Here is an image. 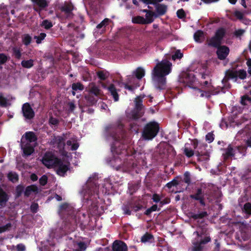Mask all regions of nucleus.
I'll list each match as a JSON object with an SVG mask.
<instances>
[{
	"instance_id": "4c0bfd02",
	"label": "nucleus",
	"mask_w": 251,
	"mask_h": 251,
	"mask_svg": "<svg viewBox=\"0 0 251 251\" xmlns=\"http://www.w3.org/2000/svg\"><path fill=\"white\" fill-rule=\"evenodd\" d=\"M132 21L133 23L138 24H145V19L140 16H137L134 17L132 18Z\"/></svg>"
},
{
	"instance_id": "412c9836",
	"label": "nucleus",
	"mask_w": 251,
	"mask_h": 251,
	"mask_svg": "<svg viewBox=\"0 0 251 251\" xmlns=\"http://www.w3.org/2000/svg\"><path fill=\"white\" fill-rule=\"evenodd\" d=\"M84 98L86 100V105L89 106L96 104L97 102V97L91 94L86 95Z\"/></svg>"
},
{
	"instance_id": "6e6552de",
	"label": "nucleus",
	"mask_w": 251,
	"mask_h": 251,
	"mask_svg": "<svg viewBox=\"0 0 251 251\" xmlns=\"http://www.w3.org/2000/svg\"><path fill=\"white\" fill-rule=\"evenodd\" d=\"M60 159L56 157L51 152H46L42 158V163L48 168H54Z\"/></svg>"
},
{
	"instance_id": "de8ad7c7",
	"label": "nucleus",
	"mask_w": 251,
	"mask_h": 251,
	"mask_svg": "<svg viewBox=\"0 0 251 251\" xmlns=\"http://www.w3.org/2000/svg\"><path fill=\"white\" fill-rule=\"evenodd\" d=\"M235 150L236 151V154L239 153L240 154L245 155L247 150V147L243 146H236L235 147Z\"/></svg>"
},
{
	"instance_id": "ea45409f",
	"label": "nucleus",
	"mask_w": 251,
	"mask_h": 251,
	"mask_svg": "<svg viewBox=\"0 0 251 251\" xmlns=\"http://www.w3.org/2000/svg\"><path fill=\"white\" fill-rule=\"evenodd\" d=\"M72 90L74 91H82L84 90V85L80 82L74 83L72 85Z\"/></svg>"
},
{
	"instance_id": "5fc2aeb1",
	"label": "nucleus",
	"mask_w": 251,
	"mask_h": 251,
	"mask_svg": "<svg viewBox=\"0 0 251 251\" xmlns=\"http://www.w3.org/2000/svg\"><path fill=\"white\" fill-rule=\"evenodd\" d=\"M183 153L188 158L191 157L194 154V151L188 148H185L184 149Z\"/></svg>"
},
{
	"instance_id": "7ed1b4c3",
	"label": "nucleus",
	"mask_w": 251,
	"mask_h": 251,
	"mask_svg": "<svg viewBox=\"0 0 251 251\" xmlns=\"http://www.w3.org/2000/svg\"><path fill=\"white\" fill-rule=\"evenodd\" d=\"M99 184L98 179L96 176L90 177L87 181L86 186L83 188L82 193L84 198L87 201H93L98 196Z\"/></svg>"
},
{
	"instance_id": "4d7b16f0",
	"label": "nucleus",
	"mask_w": 251,
	"mask_h": 251,
	"mask_svg": "<svg viewBox=\"0 0 251 251\" xmlns=\"http://www.w3.org/2000/svg\"><path fill=\"white\" fill-rule=\"evenodd\" d=\"M183 181L187 183L188 185H190L191 183V177L190 173L188 172H186L184 174V177H183Z\"/></svg>"
},
{
	"instance_id": "f257e3e1",
	"label": "nucleus",
	"mask_w": 251,
	"mask_h": 251,
	"mask_svg": "<svg viewBox=\"0 0 251 251\" xmlns=\"http://www.w3.org/2000/svg\"><path fill=\"white\" fill-rule=\"evenodd\" d=\"M123 125L120 122L110 124L105 126L104 132L106 136L111 137L113 140L111 145V151L112 153L117 156H114L115 164L117 170L129 168L130 164L126 163V158L122 157L129 155L127 151L128 140L126 137L123 130Z\"/></svg>"
},
{
	"instance_id": "2f4dec72",
	"label": "nucleus",
	"mask_w": 251,
	"mask_h": 251,
	"mask_svg": "<svg viewBox=\"0 0 251 251\" xmlns=\"http://www.w3.org/2000/svg\"><path fill=\"white\" fill-rule=\"evenodd\" d=\"M8 200L9 197L6 193L0 195V208L5 207Z\"/></svg>"
},
{
	"instance_id": "473e14b6",
	"label": "nucleus",
	"mask_w": 251,
	"mask_h": 251,
	"mask_svg": "<svg viewBox=\"0 0 251 251\" xmlns=\"http://www.w3.org/2000/svg\"><path fill=\"white\" fill-rule=\"evenodd\" d=\"M12 55L16 59H20L22 56V50L18 47H14L12 49Z\"/></svg>"
},
{
	"instance_id": "4be33fe9",
	"label": "nucleus",
	"mask_w": 251,
	"mask_h": 251,
	"mask_svg": "<svg viewBox=\"0 0 251 251\" xmlns=\"http://www.w3.org/2000/svg\"><path fill=\"white\" fill-rule=\"evenodd\" d=\"M25 139L28 141L27 143L36 142L37 141V136L33 131L26 132L24 134Z\"/></svg>"
},
{
	"instance_id": "20e7f679",
	"label": "nucleus",
	"mask_w": 251,
	"mask_h": 251,
	"mask_svg": "<svg viewBox=\"0 0 251 251\" xmlns=\"http://www.w3.org/2000/svg\"><path fill=\"white\" fill-rule=\"evenodd\" d=\"M159 130L158 123L155 121L147 123L144 127L142 137L144 140H151L154 138Z\"/></svg>"
},
{
	"instance_id": "8fccbe9b",
	"label": "nucleus",
	"mask_w": 251,
	"mask_h": 251,
	"mask_svg": "<svg viewBox=\"0 0 251 251\" xmlns=\"http://www.w3.org/2000/svg\"><path fill=\"white\" fill-rule=\"evenodd\" d=\"M203 246L199 242L193 243V247L192 248V251H202Z\"/></svg>"
},
{
	"instance_id": "774afa93",
	"label": "nucleus",
	"mask_w": 251,
	"mask_h": 251,
	"mask_svg": "<svg viewBox=\"0 0 251 251\" xmlns=\"http://www.w3.org/2000/svg\"><path fill=\"white\" fill-rule=\"evenodd\" d=\"M176 15L179 19L184 18L186 16L185 13L183 9H178L176 12Z\"/></svg>"
},
{
	"instance_id": "e2e57ef3",
	"label": "nucleus",
	"mask_w": 251,
	"mask_h": 251,
	"mask_svg": "<svg viewBox=\"0 0 251 251\" xmlns=\"http://www.w3.org/2000/svg\"><path fill=\"white\" fill-rule=\"evenodd\" d=\"M8 60L7 56L3 53H0V65L5 64Z\"/></svg>"
},
{
	"instance_id": "69168bd1",
	"label": "nucleus",
	"mask_w": 251,
	"mask_h": 251,
	"mask_svg": "<svg viewBox=\"0 0 251 251\" xmlns=\"http://www.w3.org/2000/svg\"><path fill=\"white\" fill-rule=\"evenodd\" d=\"M233 15L235 17H236L237 19L239 20L240 21L243 19L244 17L243 13L238 10L235 11L233 13Z\"/></svg>"
},
{
	"instance_id": "13d9d810",
	"label": "nucleus",
	"mask_w": 251,
	"mask_h": 251,
	"mask_svg": "<svg viewBox=\"0 0 251 251\" xmlns=\"http://www.w3.org/2000/svg\"><path fill=\"white\" fill-rule=\"evenodd\" d=\"M8 105V100L7 99L0 95V106L1 107H6Z\"/></svg>"
},
{
	"instance_id": "9d476101",
	"label": "nucleus",
	"mask_w": 251,
	"mask_h": 251,
	"mask_svg": "<svg viewBox=\"0 0 251 251\" xmlns=\"http://www.w3.org/2000/svg\"><path fill=\"white\" fill-rule=\"evenodd\" d=\"M70 164L69 162L64 164L63 161L60 159L57 162V164L54 168H56V171L57 175L64 176L66 172L70 169Z\"/></svg>"
},
{
	"instance_id": "2eb2a0df",
	"label": "nucleus",
	"mask_w": 251,
	"mask_h": 251,
	"mask_svg": "<svg viewBox=\"0 0 251 251\" xmlns=\"http://www.w3.org/2000/svg\"><path fill=\"white\" fill-rule=\"evenodd\" d=\"M22 150L23 151V156L27 157L30 155L34 151V147L32 146L29 143L22 144L21 145Z\"/></svg>"
},
{
	"instance_id": "393cba45",
	"label": "nucleus",
	"mask_w": 251,
	"mask_h": 251,
	"mask_svg": "<svg viewBox=\"0 0 251 251\" xmlns=\"http://www.w3.org/2000/svg\"><path fill=\"white\" fill-rule=\"evenodd\" d=\"M145 75V70L141 67L137 68L132 73V75L138 79H142L144 76Z\"/></svg>"
},
{
	"instance_id": "a18cd8bd",
	"label": "nucleus",
	"mask_w": 251,
	"mask_h": 251,
	"mask_svg": "<svg viewBox=\"0 0 251 251\" xmlns=\"http://www.w3.org/2000/svg\"><path fill=\"white\" fill-rule=\"evenodd\" d=\"M111 21L110 19L105 18L97 25V28L98 29H100L103 27L105 28Z\"/></svg>"
},
{
	"instance_id": "09e8293b",
	"label": "nucleus",
	"mask_w": 251,
	"mask_h": 251,
	"mask_svg": "<svg viewBox=\"0 0 251 251\" xmlns=\"http://www.w3.org/2000/svg\"><path fill=\"white\" fill-rule=\"evenodd\" d=\"M208 214L206 211H202L200 213L195 214L192 216V218L195 220L198 219H202L204 217L207 216Z\"/></svg>"
},
{
	"instance_id": "cd10ccee",
	"label": "nucleus",
	"mask_w": 251,
	"mask_h": 251,
	"mask_svg": "<svg viewBox=\"0 0 251 251\" xmlns=\"http://www.w3.org/2000/svg\"><path fill=\"white\" fill-rule=\"evenodd\" d=\"M167 10V7L166 5L163 4H158L156 6V10L157 14L160 16L164 15Z\"/></svg>"
},
{
	"instance_id": "7c9ffc66",
	"label": "nucleus",
	"mask_w": 251,
	"mask_h": 251,
	"mask_svg": "<svg viewBox=\"0 0 251 251\" xmlns=\"http://www.w3.org/2000/svg\"><path fill=\"white\" fill-rule=\"evenodd\" d=\"M97 75L101 80H105L109 76V73L106 71H100L97 72Z\"/></svg>"
},
{
	"instance_id": "c9c22d12",
	"label": "nucleus",
	"mask_w": 251,
	"mask_h": 251,
	"mask_svg": "<svg viewBox=\"0 0 251 251\" xmlns=\"http://www.w3.org/2000/svg\"><path fill=\"white\" fill-rule=\"evenodd\" d=\"M160 208L158 207L157 204H153L151 207L148 208L144 212V214L147 216H150L151 212L156 211H160Z\"/></svg>"
},
{
	"instance_id": "423d86ee",
	"label": "nucleus",
	"mask_w": 251,
	"mask_h": 251,
	"mask_svg": "<svg viewBox=\"0 0 251 251\" xmlns=\"http://www.w3.org/2000/svg\"><path fill=\"white\" fill-rule=\"evenodd\" d=\"M225 34L226 30L224 28H218L216 31L214 35L207 40L208 46L215 48L221 46Z\"/></svg>"
},
{
	"instance_id": "bb28decb",
	"label": "nucleus",
	"mask_w": 251,
	"mask_h": 251,
	"mask_svg": "<svg viewBox=\"0 0 251 251\" xmlns=\"http://www.w3.org/2000/svg\"><path fill=\"white\" fill-rule=\"evenodd\" d=\"M196 89L197 90L198 92L200 93V96L201 97H205L208 98L210 97L211 95L217 94L219 92V91H215V92L214 91H209V90L202 91L200 89H198L197 87Z\"/></svg>"
},
{
	"instance_id": "49530a36",
	"label": "nucleus",
	"mask_w": 251,
	"mask_h": 251,
	"mask_svg": "<svg viewBox=\"0 0 251 251\" xmlns=\"http://www.w3.org/2000/svg\"><path fill=\"white\" fill-rule=\"evenodd\" d=\"M237 72V77H239L240 79L243 80L245 79L247 77V72L243 69H240L238 71H236Z\"/></svg>"
},
{
	"instance_id": "72a5a7b5",
	"label": "nucleus",
	"mask_w": 251,
	"mask_h": 251,
	"mask_svg": "<svg viewBox=\"0 0 251 251\" xmlns=\"http://www.w3.org/2000/svg\"><path fill=\"white\" fill-rule=\"evenodd\" d=\"M60 9L61 11L65 12L67 15H69L73 10V6L71 4H65L61 7Z\"/></svg>"
},
{
	"instance_id": "6ab92c4d",
	"label": "nucleus",
	"mask_w": 251,
	"mask_h": 251,
	"mask_svg": "<svg viewBox=\"0 0 251 251\" xmlns=\"http://www.w3.org/2000/svg\"><path fill=\"white\" fill-rule=\"evenodd\" d=\"M107 89L110 95L112 96L115 101H118L119 100V96L118 93L119 89H117L113 84H111L108 87Z\"/></svg>"
},
{
	"instance_id": "680f3d73",
	"label": "nucleus",
	"mask_w": 251,
	"mask_h": 251,
	"mask_svg": "<svg viewBox=\"0 0 251 251\" xmlns=\"http://www.w3.org/2000/svg\"><path fill=\"white\" fill-rule=\"evenodd\" d=\"M183 57V54L179 50H176L174 54L172 55V59L175 60L176 59H181Z\"/></svg>"
},
{
	"instance_id": "58836bf2",
	"label": "nucleus",
	"mask_w": 251,
	"mask_h": 251,
	"mask_svg": "<svg viewBox=\"0 0 251 251\" xmlns=\"http://www.w3.org/2000/svg\"><path fill=\"white\" fill-rule=\"evenodd\" d=\"M31 40L32 38L28 34H25L23 36V43L26 46L29 45L31 43Z\"/></svg>"
},
{
	"instance_id": "a211bd4d",
	"label": "nucleus",
	"mask_w": 251,
	"mask_h": 251,
	"mask_svg": "<svg viewBox=\"0 0 251 251\" xmlns=\"http://www.w3.org/2000/svg\"><path fill=\"white\" fill-rule=\"evenodd\" d=\"M251 134V125L247 124L245 127L239 130L237 133V137L241 138L246 136H250Z\"/></svg>"
},
{
	"instance_id": "a878e982",
	"label": "nucleus",
	"mask_w": 251,
	"mask_h": 251,
	"mask_svg": "<svg viewBox=\"0 0 251 251\" xmlns=\"http://www.w3.org/2000/svg\"><path fill=\"white\" fill-rule=\"evenodd\" d=\"M51 144L54 145L56 144L59 148H64L65 143L64 142V139L61 136L54 137L50 142Z\"/></svg>"
},
{
	"instance_id": "1a4fd4ad",
	"label": "nucleus",
	"mask_w": 251,
	"mask_h": 251,
	"mask_svg": "<svg viewBox=\"0 0 251 251\" xmlns=\"http://www.w3.org/2000/svg\"><path fill=\"white\" fill-rule=\"evenodd\" d=\"M33 3V9L38 14L40 18L43 19L44 16L42 14V11L46 10L49 5L47 0H30Z\"/></svg>"
},
{
	"instance_id": "6e6d98bb",
	"label": "nucleus",
	"mask_w": 251,
	"mask_h": 251,
	"mask_svg": "<svg viewBox=\"0 0 251 251\" xmlns=\"http://www.w3.org/2000/svg\"><path fill=\"white\" fill-rule=\"evenodd\" d=\"M12 227V224L10 223L6 224L5 225L0 226V233L10 230Z\"/></svg>"
},
{
	"instance_id": "b1692460",
	"label": "nucleus",
	"mask_w": 251,
	"mask_h": 251,
	"mask_svg": "<svg viewBox=\"0 0 251 251\" xmlns=\"http://www.w3.org/2000/svg\"><path fill=\"white\" fill-rule=\"evenodd\" d=\"M236 74V71L228 69L225 72V76L224 77L226 78V79L229 80L232 79H234V81H236L237 80Z\"/></svg>"
},
{
	"instance_id": "e433bc0d",
	"label": "nucleus",
	"mask_w": 251,
	"mask_h": 251,
	"mask_svg": "<svg viewBox=\"0 0 251 251\" xmlns=\"http://www.w3.org/2000/svg\"><path fill=\"white\" fill-rule=\"evenodd\" d=\"M8 179L13 183L17 182L19 179V176L17 173L10 172L7 175Z\"/></svg>"
},
{
	"instance_id": "3c124183",
	"label": "nucleus",
	"mask_w": 251,
	"mask_h": 251,
	"mask_svg": "<svg viewBox=\"0 0 251 251\" xmlns=\"http://www.w3.org/2000/svg\"><path fill=\"white\" fill-rule=\"evenodd\" d=\"M46 37V34L45 33H41L38 36H34V38L36 39L37 44H39L41 43Z\"/></svg>"
},
{
	"instance_id": "052dcab7",
	"label": "nucleus",
	"mask_w": 251,
	"mask_h": 251,
	"mask_svg": "<svg viewBox=\"0 0 251 251\" xmlns=\"http://www.w3.org/2000/svg\"><path fill=\"white\" fill-rule=\"evenodd\" d=\"M49 122L50 125L57 126L59 124V121L57 118L50 116L49 118Z\"/></svg>"
},
{
	"instance_id": "0e129e2a",
	"label": "nucleus",
	"mask_w": 251,
	"mask_h": 251,
	"mask_svg": "<svg viewBox=\"0 0 251 251\" xmlns=\"http://www.w3.org/2000/svg\"><path fill=\"white\" fill-rule=\"evenodd\" d=\"M214 136L212 132L208 133L205 136L206 141L209 143L212 142L214 139Z\"/></svg>"
},
{
	"instance_id": "4468645a",
	"label": "nucleus",
	"mask_w": 251,
	"mask_h": 251,
	"mask_svg": "<svg viewBox=\"0 0 251 251\" xmlns=\"http://www.w3.org/2000/svg\"><path fill=\"white\" fill-rule=\"evenodd\" d=\"M113 251H127V246L123 241L115 240L112 244Z\"/></svg>"
},
{
	"instance_id": "aec40b11",
	"label": "nucleus",
	"mask_w": 251,
	"mask_h": 251,
	"mask_svg": "<svg viewBox=\"0 0 251 251\" xmlns=\"http://www.w3.org/2000/svg\"><path fill=\"white\" fill-rule=\"evenodd\" d=\"M195 153L198 157V161L206 162L209 160V153L207 151L203 152L202 151L198 150Z\"/></svg>"
},
{
	"instance_id": "ddd939ff",
	"label": "nucleus",
	"mask_w": 251,
	"mask_h": 251,
	"mask_svg": "<svg viewBox=\"0 0 251 251\" xmlns=\"http://www.w3.org/2000/svg\"><path fill=\"white\" fill-rule=\"evenodd\" d=\"M216 54L218 59L221 60L225 59L229 53V49L226 46L223 45L217 48Z\"/></svg>"
},
{
	"instance_id": "9b49d317",
	"label": "nucleus",
	"mask_w": 251,
	"mask_h": 251,
	"mask_svg": "<svg viewBox=\"0 0 251 251\" xmlns=\"http://www.w3.org/2000/svg\"><path fill=\"white\" fill-rule=\"evenodd\" d=\"M22 111L23 116L25 120H31L35 116V112L28 102H26L23 105Z\"/></svg>"
},
{
	"instance_id": "f8f14e48",
	"label": "nucleus",
	"mask_w": 251,
	"mask_h": 251,
	"mask_svg": "<svg viewBox=\"0 0 251 251\" xmlns=\"http://www.w3.org/2000/svg\"><path fill=\"white\" fill-rule=\"evenodd\" d=\"M190 197L193 200L199 201L201 206L205 205L204 194L201 188H198L195 194L190 195Z\"/></svg>"
},
{
	"instance_id": "c03bdc74",
	"label": "nucleus",
	"mask_w": 251,
	"mask_h": 251,
	"mask_svg": "<svg viewBox=\"0 0 251 251\" xmlns=\"http://www.w3.org/2000/svg\"><path fill=\"white\" fill-rule=\"evenodd\" d=\"M204 35L203 32L201 30H197L194 34V38L197 42H201V38Z\"/></svg>"
},
{
	"instance_id": "f03ea898",
	"label": "nucleus",
	"mask_w": 251,
	"mask_h": 251,
	"mask_svg": "<svg viewBox=\"0 0 251 251\" xmlns=\"http://www.w3.org/2000/svg\"><path fill=\"white\" fill-rule=\"evenodd\" d=\"M172 65V63L169 61L163 59L158 63L154 68L152 78L156 89L159 90L166 89V76L171 73Z\"/></svg>"
},
{
	"instance_id": "37998d69",
	"label": "nucleus",
	"mask_w": 251,
	"mask_h": 251,
	"mask_svg": "<svg viewBox=\"0 0 251 251\" xmlns=\"http://www.w3.org/2000/svg\"><path fill=\"white\" fill-rule=\"evenodd\" d=\"M40 25L46 29H49L53 26L52 23L48 20H44L43 21Z\"/></svg>"
},
{
	"instance_id": "79ce46f5",
	"label": "nucleus",
	"mask_w": 251,
	"mask_h": 251,
	"mask_svg": "<svg viewBox=\"0 0 251 251\" xmlns=\"http://www.w3.org/2000/svg\"><path fill=\"white\" fill-rule=\"evenodd\" d=\"M21 65L24 68H30L33 66V60L32 59L23 60L21 62Z\"/></svg>"
},
{
	"instance_id": "c756f323",
	"label": "nucleus",
	"mask_w": 251,
	"mask_h": 251,
	"mask_svg": "<svg viewBox=\"0 0 251 251\" xmlns=\"http://www.w3.org/2000/svg\"><path fill=\"white\" fill-rule=\"evenodd\" d=\"M241 103L242 105L246 106H250L251 108V97L245 95L241 97Z\"/></svg>"
},
{
	"instance_id": "bf43d9fd",
	"label": "nucleus",
	"mask_w": 251,
	"mask_h": 251,
	"mask_svg": "<svg viewBox=\"0 0 251 251\" xmlns=\"http://www.w3.org/2000/svg\"><path fill=\"white\" fill-rule=\"evenodd\" d=\"M178 184V182L176 179H173L172 181L166 184V187L171 189L172 187L176 186Z\"/></svg>"
},
{
	"instance_id": "5701e85b",
	"label": "nucleus",
	"mask_w": 251,
	"mask_h": 251,
	"mask_svg": "<svg viewBox=\"0 0 251 251\" xmlns=\"http://www.w3.org/2000/svg\"><path fill=\"white\" fill-rule=\"evenodd\" d=\"M32 192L35 194H37L38 193V187L35 185H31L26 187L24 192L25 196L28 197Z\"/></svg>"
},
{
	"instance_id": "864d4df0",
	"label": "nucleus",
	"mask_w": 251,
	"mask_h": 251,
	"mask_svg": "<svg viewBox=\"0 0 251 251\" xmlns=\"http://www.w3.org/2000/svg\"><path fill=\"white\" fill-rule=\"evenodd\" d=\"M24 187L23 185H19L16 188V197H20L24 192Z\"/></svg>"
},
{
	"instance_id": "0eeeda50",
	"label": "nucleus",
	"mask_w": 251,
	"mask_h": 251,
	"mask_svg": "<svg viewBox=\"0 0 251 251\" xmlns=\"http://www.w3.org/2000/svg\"><path fill=\"white\" fill-rule=\"evenodd\" d=\"M135 106L133 110L131 112V118L133 120H136L144 115V106L142 104V98L140 96L137 97L135 100Z\"/></svg>"
},
{
	"instance_id": "f3484780",
	"label": "nucleus",
	"mask_w": 251,
	"mask_h": 251,
	"mask_svg": "<svg viewBox=\"0 0 251 251\" xmlns=\"http://www.w3.org/2000/svg\"><path fill=\"white\" fill-rule=\"evenodd\" d=\"M61 212L64 215H68L69 216L73 217L74 215L75 211L71 206L67 203H63L60 206Z\"/></svg>"
},
{
	"instance_id": "f704fd0d",
	"label": "nucleus",
	"mask_w": 251,
	"mask_h": 251,
	"mask_svg": "<svg viewBox=\"0 0 251 251\" xmlns=\"http://www.w3.org/2000/svg\"><path fill=\"white\" fill-rule=\"evenodd\" d=\"M228 80V79H226V78L225 77H224V78L222 80L223 86L221 87V91L224 93L226 92V89L228 90L231 88V85L229 83Z\"/></svg>"
},
{
	"instance_id": "338daca9",
	"label": "nucleus",
	"mask_w": 251,
	"mask_h": 251,
	"mask_svg": "<svg viewBox=\"0 0 251 251\" xmlns=\"http://www.w3.org/2000/svg\"><path fill=\"white\" fill-rule=\"evenodd\" d=\"M48 182V177L46 175L42 176L39 179V183L41 185H45Z\"/></svg>"
},
{
	"instance_id": "603ef678",
	"label": "nucleus",
	"mask_w": 251,
	"mask_h": 251,
	"mask_svg": "<svg viewBox=\"0 0 251 251\" xmlns=\"http://www.w3.org/2000/svg\"><path fill=\"white\" fill-rule=\"evenodd\" d=\"M243 211L247 214L251 215V203L247 202L244 205Z\"/></svg>"
},
{
	"instance_id": "a19ab883",
	"label": "nucleus",
	"mask_w": 251,
	"mask_h": 251,
	"mask_svg": "<svg viewBox=\"0 0 251 251\" xmlns=\"http://www.w3.org/2000/svg\"><path fill=\"white\" fill-rule=\"evenodd\" d=\"M100 93V90L99 89V88L94 85L90 89L88 94H91V95H93L97 97L99 96Z\"/></svg>"
},
{
	"instance_id": "dca6fc26",
	"label": "nucleus",
	"mask_w": 251,
	"mask_h": 251,
	"mask_svg": "<svg viewBox=\"0 0 251 251\" xmlns=\"http://www.w3.org/2000/svg\"><path fill=\"white\" fill-rule=\"evenodd\" d=\"M225 153L223 154L225 160L234 157L236 154L235 147L233 148L231 145H229L227 148L225 149Z\"/></svg>"
},
{
	"instance_id": "c85d7f7f",
	"label": "nucleus",
	"mask_w": 251,
	"mask_h": 251,
	"mask_svg": "<svg viewBox=\"0 0 251 251\" xmlns=\"http://www.w3.org/2000/svg\"><path fill=\"white\" fill-rule=\"evenodd\" d=\"M154 240L153 236L148 232H146L143 236H142L141 241L142 243H152Z\"/></svg>"
},
{
	"instance_id": "39448f33",
	"label": "nucleus",
	"mask_w": 251,
	"mask_h": 251,
	"mask_svg": "<svg viewBox=\"0 0 251 251\" xmlns=\"http://www.w3.org/2000/svg\"><path fill=\"white\" fill-rule=\"evenodd\" d=\"M178 81L191 88L197 89L198 79L193 72H183L180 74Z\"/></svg>"
}]
</instances>
